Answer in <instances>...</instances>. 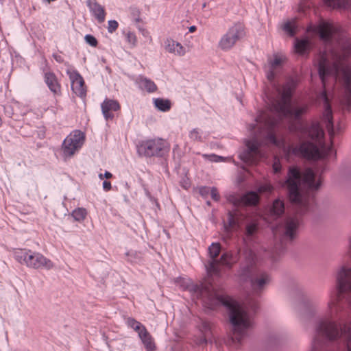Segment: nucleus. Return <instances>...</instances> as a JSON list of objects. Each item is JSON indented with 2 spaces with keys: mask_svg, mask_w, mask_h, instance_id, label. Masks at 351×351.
<instances>
[{
  "mask_svg": "<svg viewBox=\"0 0 351 351\" xmlns=\"http://www.w3.org/2000/svg\"><path fill=\"white\" fill-rule=\"evenodd\" d=\"M285 61L286 57L279 54H274L273 58L268 60L266 77L280 98L272 100L269 111L261 112L255 119L256 123L249 126L253 136L245 140V149L239 154V158L247 164H255L263 157L262 147L264 145L268 143L280 145L276 138L274 129L282 118L298 119L306 112V106L293 107L291 105V99L295 87L293 80L287 82L282 88L275 82L277 71Z\"/></svg>",
  "mask_w": 351,
  "mask_h": 351,
  "instance_id": "nucleus-1",
  "label": "nucleus"
},
{
  "mask_svg": "<svg viewBox=\"0 0 351 351\" xmlns=\"http://www.w3.org/2000/svg\"><path fill=\"white\" fill-rule=\"evenodd\" d=\"M308 31L317 34L327 45L317 60L323 86L326 88L328 77H332L334 80H340L345 88L347 104L351 107V66L347 63V60L351 57V42L343 40L340 29L328 22L310 27Z\"/></svg>",
  "mask_w": 351,
  "mask_h": 351,
  "instance_id": "nucleus-2",
  "label": "nucleus"
},
{
  "mask_svg": "<svg viewBox=\"0 0 351 351\" xmlns=\"http://www.w3.org/2000/svg\"><path fill=\"white\" fill-rule=\"evenodd\" d=\"M285 183L296 214L287 217L282 225L274 229V232H278L284 240L292 241L297 237L301 224L299 215L309 209L310 196L305 191L318 189L320 181H315V175L311 169H306L302 176L297 167H291Z\"/></svg>",
  "mask_w": 351,
  "mask_h": 351,
  "instance_id": "nucleus-3",
  "label": "nucleus"
},
{
  "mask_svg": "<svg viewBox=\"0 0 351 351\" xmlns=\"http://www.w3.org/2000/svg\"><path fill=\"white\" fill-rule=\"evenodd\" d=\"M323 101L324 112L322 121L326 125L332 142L335 135L332 113L326 90L320 95ZM296 136L300 144L290 145L287 149V155L293 154L307 159L317 160L330 155L332 151V144L327 145L324 142V133L318 123H299L295 126Z\"/></svg>",
  "mask_w": 351,
  "mask_h": 351,
  "instance_id": "nucleus-4",
  "label": "nucleus"
},
{
  "mask_svg": "<svg viewBox=\"0 0 351 351\" xmlns=\"http://www.w3.org/2000/svg\"><path fill=\"white\" fill-rule=\"evenodd\" d=\"M187 288L197 298L202 299L207 308L214 309L219 305L227 308L230 322L233 326L232 341L241 343L247 335V329L252 325L249 306L241 305L228 296L218 292L212 286L191 283Z\"/></svg>",
  "mask_w": 351,
  "mask_h": 351,
  "instance_id": "nucleus-5",
  "label": "nucleus"
},
{
  "mask_svg": "<svg viewBox=\"0 0 351 351\" xmlns=\"http://www.w3.org/2000/svg\"><path fill=\"white\" fill-rule=\"evenodd\" d=\"M243 261L241 265V276L250 279L251 285L255 290H260L270 281L269 276L265 272H259L255 267L256 256L254 252L246 247L243 252Z\"/></svg>",
  "mask_w": 351,
  "mask_h": 351,
  "instance_id": "nucleus-6",
  "label": "nucleus"
},
{
  "mask_svg": "<svg viewBox=\"0 0 351 351\" xmlns=\"http://www.w3.org/2000/svg\"><path fill=\"white\" fill-rule=\"evenodd\" d=\"M15 259L27 267L49 270L54 266L53 262L39 252L31 250H19L14 254Z\"/></svg>",
  "mask_w": 351,
  "mask_h": 351,
  "instance_id": "nucleus-7",
  "label": "nucleus"
},
{
  "mask_svg": "<svg viewBox=\"0 0 351 351\" xmlns=\"http://www.w3.org/2000/svg\"><path fill=\"white\" fill-rule=\"evenodd\" d=\"M85 135L80 130L71 132L63 141L62 149L65 158H71L80 151L84 143Z\"/></svg>",
  "mask_w": 351,
  "mask_h": 351,
  "instance_id": "nucleus-8",
  "label": "nucleus"
},
{
  "mask_svg": "<svg viewBox=\"0 0 351 351\" xmlns=\"http://www.w3.org/2000/svg\"><path fill=\"white\" fill-rule=\"evenodd\" d=\"M244 36L243 26L240 23H236L230 27L221 38L219 42V47L223 51L230 50Z\"/></svg>",
  "mask_w": 351,
  "mask_h": 351,
  "instance_id": "nucleus-9",
  "label": "nucleus"
},
{
  "mask_svg": "<svg viewBox=\"0 0 351 351\" xmlns=\"http://www.w3.org/2000/svg\"><path fill=\"white\" fill-rule=\"evenodd\" d=\"M165 140L158 138L142 142L138 147V152L145 156H161L166 148Z\"/></svg>",
  "mask_w": 351,
  "mask_h": 351,
  "instance_id": "nucleus-10",
  "label": "nucleus"
},
{
  "mask_svg": "<svg viewBox=\"0 0 351 351\" xmlns=\"http://www.w3.org/2000/svg\"><path fill=\"white\" fill-rule=\"evenodd\" d=\"M67 66L66 74L69 75L71 83V89L78 97H83L86 95V88L84 81L81 75L69 63L65 64Z\"/></svg>",
  "mask_w": 351,
  "mask_h": 351,
  "instance_id": "nucleus-11",
  "label": "nucleus"
},
{
  "mask_svg": "<svg viewBox=\"0 0 351 351\" xmlns=\"http://www.w3.org/2000/svg\"><path fill=\"white\" fill-rule=\"evenodd\" d=\"M221 249V246L219 243H212L208 247L210 260L206 265V268L210 275H219L221 271V269H219V258H217Z\"/></svg>",
  "mask_w": 351,
  "mask_h": 351,
  "instance_id": "nucleus-12",
  "label": "nucleus"
},
{
  "mask_svg": "<svg viewBox=\"0 0 351 351\" xmlns=\"http://www.w3.org/2000/svg\"><path fill=\"white\" fill-rule=\"evenodd\" d=\"M101 108L105 119L112 120L114 117V112L119 110L120 105L116 100L106 99L101 103Z\"/></svg>",
  "mask_w": 351,
  "mask_h": 351,
  "instance_id": "nucleus-13",
  "label": "nucleus"
},
{
  "mask_svg": "<svg viewBox=\"0 0 351 351\" xmlns=\"http://www.w3.org/2000/svg\"><path fill=\"white\" fill-rule=\"evenodd\" d=\"M86 3L91 14L99 23H103L106 19L104 7L100 5L97 0H86Z\"/></svg>",
  "mask_w": 351,
  "mask_h": 351,
  "instance_id": "nucleus-14",
  "label": "nucleus"
},
{
  "mask_svg": "<svg viewBox=\"0 0 351 351\" xmlns=\"http://www.w3.org/2000/svg\"><path fill=\"white\" fill-rule=\"evenodd\" d=\"M165 49L167 52L178 56H183L186 53V49L182 44L171 38L165 41Z\"/></svg>",
  "mask_w": 351,
  "mask_h": 351,
  "instance_id": "nucleus-15",
  "label": "nucleus"
},
{
  "mask_svg": "<svg viewBox=\"0 0 351 351\" xmlns=\"http://www.w3.org/2000/svg\"><path fill=\"white\" fill-rule=\"evenodd\" d=\"M311 40L306 37L304 38H295L294 42L295 52L300 55L308 54L312 48Z\"/></svg>",
  "mask_w": 351,
  "mask_h": 351,
  "instance_id": "nucleus-16",
  "label": "nucleus"
},
{
  "mask_svg": "<svg viewBox=\"0 0 351 351\" xmlns=\"http://www.w3.org/2000/svg\"><path fill=\"white\" fill-rule=\"evenodd\" d=\"M240 250L234 254L231 251L226 252L219 258V267L223 265L231 268L239 261Z\"/></svg>",
  "mask_w": 351,
  "mask_h": 351,
  "instance_id": "nucleus-17",
  "label": "nucleus"
},
{
  "mask_svg": "<svg viewBox=\"0 0 351 351\" xmlns=\"http://www.w3.org/2000/svg\"><path fill=\"white\" fill-rule=\"evenodd\" d=\"M44 80L48 88L53 93L57 95L60 93V85L53 73L46 72L44 75Z\"/></svg>",
  "mask_w": 351,
  "mask_h": 351,
  "instance_id": "nucleus-18",
  "label": "nucleus"
},
{
  "mask_svg": "<svg viewBox=\"0 0 351 351\" xmlns=\"http://www.w3.org/2000/svg\"><path fill=\"white\" fill-rule=\"evenodd\" d=\"M138 337L142 341L147 351H153L155 350L156 346L150 333L147 331L146 328H143V330L138 332Z\"/></svg>",
  "mask_w": 351,
  "mask_h": 351,
  "instance_id": "nucleus-19",
  "label": "nucleus"
},
{
  "mask_svg": "<svg viewBox=\"0 0 351 351\" xmlns=\"http://www.w3.org/2000/svg\"><path fill=\"white\" fill-rule=\"evenodd\" d=\"M139 87L148 93H154L157 90V86L154 81L144 77H140L138 80Z\"/></svg>",
  "mask_w": 351,
  "mask_h": 351,
  "instance_id": "nucleus-20",
  "label": "nucleus"
},
{
  "mask_svg": "<svg viewBox=\"0 0 351 351\" xmlns=\"http://www.w3.org/2000/svg\"><path fill=\"white\" fill-rule=\"evenodd\" d=\"M154 106L161 112H167L171 109V104L169 99L155 98L153 99Z\"/></svg>",
  "mask_w": 351,
  "mask_h": 351,
  "instance_id": "nucleus-21",
  "label": "nucleus"
},
{
  "mask_svg": "<svg viewBox=\"0 0 351 351\" xmlns=\"http://www.w3.org/2000/svg\"><path fill=\"white\" fill-rule=\"evenodd\" d=\"M242 205H255L258 202V195L256 192L250 191L241 196Z\"/></svg>",
  "mask_w": 351,
  "mask_h": 351,
  "instance_id": "nucleus-22",
  "label": "nucleus"
},
{
  "mask_svg": "<svg viewBox=\"0 0 351 351\" xmlns=\"http://www.w3.org/2000/svg\"><path fill=\"white\" fill-rule=\"evenodd\" d=\"M285 212V204L280 199H276L274 201L271 209V213L274 216L278 217Z\"/></svg>",
  "mask_w": 351,
  "mask_h": 351,
  "instance_id": "nucleus-23",
  "label": "nucleus"
},
{
  "mask_svg": "<svg viewBox=\"0 0 351 351\" xmlns=\"http://www.w3.org/2000/svg\"><path fill=\"white\" fill-rule=\"evenodd\" d=\"M189 137L192 141L199 143L203 142L205 138L203 132L199 128H193L190 130Z\"/></svg>",
  "mask_w": 351,
  "mask_h": 351,
  "instance_id": "nucleus-24",
  "label": "nucleus"
},
{
  "mask_svg": "<svg viewBox=\"0 0 351 351\" xmlns=\"http://www.w3.org/2000/svg\"><path fill=\"white\" fill-rule=\"evenodd\" d=\"M328 7L332 8H346L349 4V0H324Z\"/></svg>",
  "mask_w": 351,
  "mask_h": 351,
  "instance_id": "nucleus-25",
  "label": "nucleus"
},
{
  "mask_svg": "<svg viewBox=\"0 0 351 351\" xmlns=\"http://www.w3.org/2000/svg\"><path fill=\"white\" fill-rule=\"evenodd\" d=\"M71 216L75 221L81 222L86 217L87 210L84 208H77L72 211Z\"/></svg>",
  "mask_w": 351,
  "mask_h": 351,
  "instance_id": "nucleus-26",
  "label": "nucleus"
},
{
  "mask_svg": "<svg viewBox=\"0 0 351 351\" xmlns=\"http://www.w3.org/2000/svg\"><path fill=\"white\" fill-rule=\"evenodd\" d=\"M257 227L258 224L255 221H252L246 225L245 234L247 239H250L254 235L257 231Z\"/></svg>",
  "mask_w": 351,
  "mask_h": 351,
  "instance_id": "nucleus-27",
  "label": "nucleus"
},
{
  "mask_svg": "<svg viewBox=\"0 0 351 351\" xmlns=\"http://www.w3.org/2000/svg\"><path fill=\"white\" fill-rule=\"evenodd\" d=\"M127 324L138 333L142 331L143 328H145L141 323L131 317L128 318Z\"/></svg>",
  "mask_w": 351,
  "mask_h": 351,
  "instance_id": "nucleus-28",
  "label": "nucleus"
},
{
  "mask_svg": "<svg viewBox=\"0 0 351 351\" xmlns=\"http://www.w3.org/2000/svg\"><path fill=\"white\" fill-rule=\"evenodd\" d=\"M226 199L228 202L232 204L234 206H239L242 205L241 196H239L237 194L232 193L226 196Z\"/></svg>",
  "mask_w": 351,
  "mask_h": 351,
  "instance_id": "nucleus-29",
  "label": "nucleus"
},
{
  "mask_svg": "<svg viewBox=\"0 0 351 351\" xmlns=\"http://www.w3.org/2000/svg\"><path fill=\"white\" fill-rule=\"evenodd\" d=\"M282 29L290 36H293L295 34V25L293 22L288 21L285 23L282 27Z\"/></svg>",
  "mask_w": 351,
  "mask_h": 351,
  "instance_id": "nucleus-30",
  "label": "nucleus"
},
{
  "mask_svg": "<svg viewBox=\"0 0 351 351\" xmlns=\"http://www.w3.org/2000/svg\"><path fill=\"white\" fill-rule=\"evenodd\" d=\"M200 332L202 335L207 336L208 337H210L211 336V328L210 325L209 323L204 322L202 323L200 326Z\"/></svg>",
  "mask_w": 351,
  "mask_h": 351,
  "instance_id": "nucleus-31",
  "label": "nucleus"
},
{
  "mask_svg": "<svg viewBox=\"0 0 351 351\" xmlns=\"http://www.w3.org/2000/svg\"><path fill=\"white\" fill-rule=\"evenodd\" d=\"M202 157L206 160L215 162H221L224 160L222 156H219L214 154H202Z\"/></svg>",
  "mask_w": 351,
  "mask_h": 351,
  "instance_id": "nucleus-32",
  "label": "nucleus"
},
{
  "mask_svg": "<svg viewBox=\"0 0 351 351\" xmlns=\"http://www.w3.org/2000/svg\"><path fill=\"white\" fill-rule=\"evenodd\" d=\"M119 23L115 20H110L108 22V32L109 33H113L118 28Z\"/></svg>",
  "mask_w": 351,
  "mask_h": 351,
  "instance_id": "nucleus-33",
  "label": "nucleus"
},
{
  "mask_svg": "<svg viewBox=\"0 0 351 351\" xmlns=\"http://www.w3.org/2000/svg\"><path fill=\"white\" fill-rule=\"evenodd\" d=\"M84 40L87 44L91 47H96L97 45V40L95 36L90 34H86L84 37Z\"/></svg>",
  "mask_w": 351,
  "mask_h": 351,
  "instance_id": "nucleus-34",
  "label": "nucleus"
},
{
  "mask_svg": "<svg viewBox=\"0 0 351 351\" xmlns=\"http://www.w3.org/2000/svg\"><path fill=\"white\" fill-rule=\"evenodd\" d=\"M126 40L128 43L131 44L132 46H135L136 44V36L134 33L128 32L126 34Z\"/></svg>",
  "mask_w": 351,
  "mask_h": 351,
  "instance_id": "nucleus-35",
  "label": "nucleus"
},
{
  "mask_svg": "<svg viewBox=\"0 0 351 351\" xmlns=\"http://www.w3.org/2000/svg\"><path fill=\"white\" fill-rule=\"evenodd\" d=\"M273 187L270 184H264L258 189L259 193H271Z\"/></svg>",
  "mask_w": 351,
  "mask_h": 351,
  "instance_id": "nucleus-36",
  "label": "nucleus"
},
{
  "mask_svg": "<svg viewBox=\"0 0 351 351\" xmlns=\"http://www.w3.org/2000/svg\"><path fill=\"white\" fill-rule=\"evenodd\" d=\"M210 195H211V197L213 200L217 202L220 199V195L218 193V191L217 189V188L215 187H212L210 189Z\"/></svg>",
  "mask_w": 351,
  "mask_h": 351,
  "instance_id": "nucleus-37",
  "label": "nucleus"
},
{
  "mask_svg": "<svg viewBox=\"0 0 351 351\" xmlns=\"http://www.w3.org/2000/svg\"><path fill=\"white\" fill-rule=\"evenodd\" d=\"M228 224L231 228H233L234 226H235L237 224V219L234 217V215L231 212H229V213H228Z\"/></svg>",
  "mask_w": 351,
  "mask_h": 351,
  "instance_id": "nucleus-38",
  "label": "nucleus"
},
{
  "mask_svg": "<svg viewBox=\"0 0 351 351\" xmlns=\"http://www.w3.org/2000/svg\"><path fill=\"white\" fill-rule=\"evenodd\" d=\"M209 339L210 337L202 335V336L195 341V343L197 345L206 344Z\"/></svg>",
  "mask_w": 351,
  "mask_h": 351,
  "instance_id": "nucleus-39",
  "label": "nucleus"
},
{
  "mask_svg": "<svg viewBox=\"0 0 351 351\" xmlns=\"http://www.w3.org/2000/svg\"><path fill=\"white\" fill-rule=\"evenodd\" d=\"M273 170L275 173H278L281 170V165L278 159L275 158L273 164Z\"/></svg>",
  "mask_w": 351,
  "mask_h": 351,
  "instance_id": "nucleus-40",
  "label": "nucleus"
},
{
  "mask_svg": "<svg viewBox=\"0 0 351 351\" xmlns=\"http://www.w3.org/2000/svg\"><path fill=\"white\" fill-rule=\"evenodd\" d=\"M210 189L209 187H207V186H202L199 189V193L202 195V196H206L207 195L208 193H210Z\"/></svg>",
  "mask_w": 351,
  "mask_h": 351,
  "instance_id": "nucleus-41",
  "label": "nucleus"
},
{
  "mask_svg": "<svg viewBox=\"0 0 351 351\" xmlns=\"http://www.w3.org/2000/svg\"><path fill=\"white\" fill-rule=\"evenodd\" d=\"M103 189L104 191H108L111 189L112 186H111V183L108 181H104L103 182Z\"/></svg>",
  "mask_w": 351,
  "mask_h": 351,
  "instance_id": "nucleus-42",
  "label": "nucleus"
},
{
  "mask_svg": "<svg viewBox=\"0 0 351 351\" xmlns=\"http://www.w3.org/2000/svg\"><path fill=\"white\" fill-rule=\"evenodd\" d=\"M53 58L56 60V62L59 63H62L64 62V58L62 56L58 53H53Z\"/></svg>",
  "mask_w": 351,
  "mask_h": 351,
  "instance_id": "nucleus-43",
  "label": "nucleus"
},
{
  "mask_svg": "<svg viewBox=\"0 0 351 351\" xmlns=\"http://www.w3.org/2000/svg\"><path fill=\"white\" fill-rule=\"evenodd\" d=\"M104 178H106V179H109V178H111L112 177V174L109 172V171H106L104 174Z\"/></svg>",
  "mask_w": 351,
  "mask_h": 351,
  "instance_id": "nucleus-44",
  "label": "nucleus"
},
{
  "mask_svg": "<svg viewBox=\"0 0 351 351\" xmlns=\"http://www.w3.org/2000/svg\"><path fill=\"white\" fill-rule=\"evenodd\" d=\"M195 29H196L195 26H191V27H189V32H193Z\"/></svg>",
  "mask_w": 351,
  "mask_h": 351,
  "instance_id": "nucleus-45",
  "label": "nucleus"
},
{
  "mask_svg": "<svg viewBox=\"0 0 351 351\" xmlns=\"http://www.w3.org/2000/svg\"><path fill=\"white\" fill-rule=\"evenodd\" d=\"M250 308H252V311H255L256 308V304H252V306H250Z\"/></svg>",
  "mask_w": 351,
  "mask_h": 351,
  "instance_id": "nucleus-46",
  "label": "nucleus"
},
{
  "mask_svg": "<svg viewBox=\"0 0 351 351\" xmlns=\"http://www.w3.org/2000/svg\"><path fill=\"white\" fill-rule=\"evenodd\" d=\"M99 178L100 180H103L104 178V174H102V173L99 174Z\"/></svg>",
  "mask_w": 351,
  "mask_h": 351,
  "instance_id": "nucleus-47",
  "label": "nucleus"
},
{
  "mask_svg": "<svg viewBox=\"0 0 351 351\" xmlns=\"http://www.w3.org/2000/svg\"><path fill=\"white\" fill-rule=\"evenodd\" d=\"M206 6V3H204L202 5V7H203V8H205Z\"/></svg>",
  "mask_w": 351,
  "mask_h": 351,
  "instance_id": "nucleus-48",
  "label": "nucleus"
}]
</instances>
